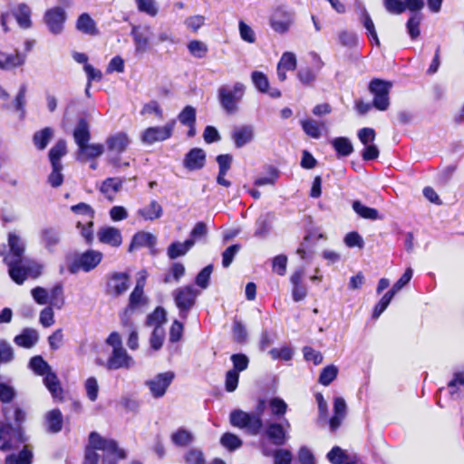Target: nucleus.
<instances>
[{
	"instance_id": "nucleus-47",
	"label": "nucleus",
	"mask_w": 464,
	"mask_h": 464,
	"mask_svg": "<svg viewBox=\"0 0 464 464\" xmlns=\"http://www.w3.org/2000/svg\"><path fill=\"white\" fill-rule=\"evenodd\" d=\"M268 405L271 414L277 419L284 417L288 409L286 402L279 397L270 399Z\"/></svg>"
},
{
	"instance_id": "nucleus-35",
	"label": "nucleus",
	"mask_w": 464,
	"mask_h": 464,
	"mask_svg": "<svg viewBox=\"0 0 464 464\" xmlns=\"http://www.w3.org/2000/svg\"><path fill=\"white\" fill-rule=\"evenodd\" d=\"M300 124L304 133L314 139L321 137L322 129L324 127V123L311 118L301 120Z\"/></svg>"
},
{
	"instance_id": "nucleus-53",
	"label": "nucleus",
	"mask_w": 464,
	"mask_h": 464,
	"mask_svg": "<svg viewBox=\"0 0 464 464\" xmlns=\"http://www.w3.org/2000/svg\"><path fill=\"white\" fill-rule=\"evenodd\" d=\"M337 374L338 368L334 364L328 365L322 370L318 382L324 386H328L337 377Z\"/></svg>"
},
{
	"instance_id": "nucleus-38",
	"label": "nucleus",
	"mask_w": 464,
	"mask_h": 464,
	"mask_svg": "<svg viewBox=\"0 0 464 464\" xmlns=\"http://www.w3.org/2000/svg\"><path fill=\"white\" fill-rule=\"evenodd\" d=\"M166 321V310L162 306H158L151 314L147 316L145 324L147 326L162 327Z\"/></svg>"
},
{
	"instance_id": "nucleus-52",
	"label": "nucleus",
	"mask_w": 464,
	"mask_h": 464,
	"mask_svg": "<svg viewBox=\"0 0 464 464\" xmlns=\"http://www.w3.org/2000/svg\"><path fill=\"white\" fill-rule=\"evenodd\" d=\"M26 92H27L26 85L22 84L19 87L18 92L14 100V107L16 111L20 112L21 119H23L25 115Z\"/></svg>"
},
{
	"instance_id": "nucleus-3",
	"label": "nucleus",
	"mask_w": 464,
	"mask_h": 464,
	"mask_svg": "<svg viewBox=\"0 0 464 464\" xmlns=\"http://www.w3.org/2000/svg\"><path fill=\"white\" fill-rule=\"evenodd\" d=\"M246 86L242 82H235L232 87L222 85L218 90V97L222 109L227 114L238 111V104L242 101Z\"/></svg>"
},
{
	"instance_id": "nucleus-8",
	"label": "nucleus",
	"mask_w": 464,
	"mask_h": 464,
	"mask_svg": "<svg viewBox=\"0 0 464 464\" xmlns=\"http://www.w3.org/2000/svg\"><path fill=\"white\" fill-rule=\"evenodd\" d=\"M66 154L67 147H52L48 153L52 166V171L48 176V183L53 188H58L63 182L62 158Z\"/></svg>"
},
{
	"instance_id": "nucleus-23",
	"label": "nucleus",
	"mask_w": 464,
	"mask_h": 464,
	"mask_svg": "<svg viewBox=\"0 0 464 464\" xmlns=\"http://www.w3.org/2000/svg\"><path fill=\"white\" fill-rule=\"evenodd\" d=\"M205 161V151L199 148H194L186 155L184 165L190 170L200 169L204 167Z\"/></svg>"
},
{
	"instance_id": "nucleus-28",
	"label": "nucleus",
	"mask_w": 464,
	"mask_h": 464,
	"mask_svg": "<svg viewBox=\"0 0 464 464\" xmlns=\"http://www.w3.org/2000/svg\"><path fill=\"white\" fill-rule=\"evenodd\" d=\"M138 215L146 221H153L162 217L163 208L156 200H151L149 205L138 210Z\"/></svg>"
},
{
	"instance_id": "nucleus-62",
	"label": "nucleus",
	"mask_w": 464,
	"mask_h": 464,
	"mask_svg": "<svg viewBox=\"0 0 464 464\" xmlns=\"http://www.w3.org/2000/svg\"><path fill=\"white\" fill-rule=\"evenodd\" d=\"M464 387V371L454 373L453 379L448 383L450 393L452 397H459V388Z\"/></svg>"
},
{
	"instance_id": "nucleus-20",
	"label": "nucleus",
	"mask_w": 464,
	"mask_h": 464,
	"mask_svg": "<svg viewBox=\"0 0 464 464\" xmlns=\"http://www.w3.org/2000/svg\"><path fill=\"white\" fill-rule=\"evenodd\" d=\"M97 237L102 244L118 247L122 243V237L120 229L113 227H102L97 232Z\"/></svg>"
},
{
	"instance_id": "nucleus-63",
	"label": "nucleus",
	"mask_w": 464,
	"mask_h": 464,
	"mask_svg": "<svg viewBox=\"0 0 464 464\" xmlns=\"http://www.w3.org/2000/svg\"><path fill=\"white\" fill-rule=\"evenodd\" d=\"M326 458L332 464H343V461L347 459V455L340 447L334 446L327 453Z\"/></svg>"
},
{
	"instance_id": "nucleus-42",
	"label": "nucleus",
	"mask_w": 464,
	"mask_h": 464,
	"mask_svg": "<svg viewBox=\"0 0 464 464\" xmlns=\"http://www.w3.org/2000/svg\"><path fill=\"white\" fill-rule=\"evenodd\" d=\"M185 266L179 262H175L169 267V272L164 276L163 282L169 284L171 282H179L181 277L185 275Z\"/></svg>"
},
{
	"instance_id": "nucleus-41",
	"label": "nucleus",
	"mask_w": 464,
	"mask_h": 464,
	"mask_svg": "<svg viewBox=\"0 0 464 464\" xmlns=\"http://www.w3.org/2000/svg\"><path fill=\"white\" fill-rule=\"evenodd\" d=\"M48 303L51 306L61 309L64 304L63 288L62 284H56L48 294Z\"/></svg>"
},
{
	"instance_id": "nucleus-61",
	"label": "nucleus",
	"mask_w": 464,
	"mask_h": 464,
	"mask_svg": "<svg viewBox=\"0 0 464 464\" xmlns=\"http://www.w3.org/2000/svg\"><path fill=\"white\" fill-rule=\"evenodd\" d=\"M14 349L5 340H0V365L14 360Z\"/></svg>"
},
{
	"instance_id": "nucleus-39",
	"label": "nucleus",
	"mask_w": 464,
	"mask_h": 464,
	"mask_svg": "<svg viewBox=\"0 0 464 464\" xmlns=\"http://www.w3.org/2000/svg\"><path fill=\"white\" fill-rule=\"evenodd\" d=\"M32 459V450H29L28 446H24L18 454H11L7 456L5 459V464H31Z\"/></svg>"
},
{
	"instance_id": "nucleus-2",
	"label": "nucleus",
	"mask_w": 464,
	"mask_h": 464,
	"mask_svg": "<svg viewBox=\"0 0 464 464\" xmlns=\"http://www.w3.org/2000/svg\"><path fill=\"white\" fill-rule=\"evenodd\" d=\"M96 450L102 451L103 456L108 458L126 459L127 457L125 450L119 448L115 440L104 438L97 431H92L89 434L88 445L84 450L83 464H98L100 455Z\"/></svg>"
},
{
	"instance_id": "nucleus-36",
	"label": "nucleus",
	"mask_w": 464,
	"mask_h": 464,
	"mask_svg": "<svg viewBox=\"0 0 464 464\" xmlns=\"http://www.w3.org/2000/svg\"><path fill=\"white\" fill-rule=\"evenodd\" d=\"M353 209L357 215L364 219L377 220L382 218L376 208L364 206L359 200L353 201Z\"/></svg>"
},
{
	"instance_id": "nucleus-59",
	"label": "nucleus",
	"mask_w": 464,
	"mask_h": 464,
	"mask_svg": "<svg viewBox=\"0 0 464 464\" xmlns=\"http://www.w3.org/2000/svg\"><path fill=\"white\" fill-rule=\"evenodd\" d=\"M338 39L343 46L353 48L358 44V36L355 33L343 30L339 33Z\"/></svg>"
},
{
	"instance_id": "nucleus-5",
	"label": "nucleus",
	"mask_w": 464,
	"mask_h": 464,
	"mask_svg": "<svg viewBox=\"0 0 464 464\" xmlns=\"http://www.w3.org/2000/svg\"><path fill=\"white\" fill-rule=\"evenodd\" d=\"M198 295L199 291L191 285L178 287L172 292L175 304L179 309V315L182 320L188 318Z\"/></svg>"
},
{
	"instance_id": "nucleus-56",
	"label": "nucleus",
	"mask_w": 464,
	"mask_h": 464,
	"mask_svg": "<svg viewBox=\"0 0 464 464\" xmlns=\"http://www.w3.org/2000/svg\"><path fill=\"white\" fill-rule=\"evenodd\" d=\"M189 53L196 58H203L208 52V45L198 40L190 41L188 44Z\"/></svg>"
},
{
	"instance_id": "nucleus-50",
	"label": "nucleus",
	"mask_w": 464,
	"mask_h": 464,
	"mask_svg": "<svg viewBox=\"0 0 464 464\" xmlns=\"http://www.w3.org/2000/svg\"><path fill=\"white\" fill-rule=\"evenodd\" d=\"M137 9L140 13H144L154 17L159 13V5L155 0H135Z\"/></svg>"
},
{
	"instance_id": "nucleus-15",
	"label": "nucleus",
	"mask_w": 464,
	"mask_h": 464,
	"mask_svg": "<svg viewBox=\"0 0 464 464\" xmlns=\"http://www.w3.org/2000/svg\"><path fill=\"white\" fill-rule=\"evenodd\" d=\"M265 436L276 446H283L289 439L287 430L284 428V424L276 421H269L264 430Z\"/></svg>"
},
{
	"instance_id": "nucleus-31",
	"label": "nucleus",
	"mask_w": 464,
	"mask_h": 464,
	"mask_svg": "<svg viewBox=\"0 0 464 464\" xmlns=\"http://www.w3.org/2000/svg\"><path fill=\"white\" fill-rule=\"evenodd\" d=\"M3 58L4 63L2 64V70L10 71L24 65L26 61V54L15 50L14 53H7L4 52Z\"/></svg>"
},
{
	"instance_id": "nucleus-26",
	"label": "nucleus",
	"mask_w": 464,
	"mask_h": 464,
	"mask_svg": "<svg viewBox=\"0 0 464 464\" xmlns=\"http://www.w3.org/2000/svg\"><path fill=\"white\" fill-rule=\"evenodd\" d=\"M231 137L236 145H245L252 141L254 129L250 125L237 126L232 130Z\"/></svg>"
},
{
	"instance_id": "nucleus-13",
	"label": "nucleus",
	"mask_w": 464,
	"mask_h": 464,
	"mask_svg": "<svg viewBox=\"0 0 464 464\" xmlns=\"http://www.w3.org/2000/svg\"><path fill=\"white\" fill-rule=\"evenodd\" d=\"M176 121L172 120L164 126L150 127L141 135V141L144 143L161 142L169 139L173 132Z\"/></svg>"
},
{
	"instance_id": "nucleus-54",
	"label": "nucleus",
	"mask_w": 464,
	"mask_h": 464,
	"mask_svg": "<svg viewBox=\"0 0 464 464\" xmlns=\"http://www.w3.org/2000/svg\"><path fill=\"white\" fill-rule=\"evenodd\" d=\"M53 133L51 127H45L34 134L33 141L34 145H47L53 137Z\"/></svg>"
},
{
	"instance_id": "nucleus-64",
	"label": "nucleus",
	"mask_w": 464,
	"mask_h": 464,
	"mask_svg": "<svg viewBox=\"0 0 464 464\" xmlns=\"http://www.w3.org/2000/svg\"><path fill=\"white\" fill-rule=\"evenodd\" d=\"M184 458L186 464H205L204 454L198 449L189 450Z\"/></svg>"
},
{
	"instance_id": "nucleus-10",
	"label": "nucleus",
	"mask_w": 464,
	"mask_h": 464,
	"mask_svg": "<svg viewBox=\"0 0 464 464\" xmlns=\"http://www.w3.org/2000/svg\"><path fill=\"white\" fill-rule=\"evenodd\" d=\"M106 279L105 294L113 298L122 295L130 285V277L126 272L108 274Z\"/></svg>"
},
{
	"instance_id": "nucleus-51",
	"label": "nucleus",
	"mask_w": 464,
	"mask_h": 464,
	"mask_svg": "<svg viewBox=\"0 0 464 464\" xmlns=\"http://www.w3.org/2000/svg\"><path fill=\"white\" fill-rule=\"evenodd\" d=\"M16 397L15 389L5 382H0V401L5 405H12L13 400ZM13 405H18L17 403H13Z\"/></svg>"
},
{
	"instance_id": "nucleus-37",
	"label": "nucleus",
	"mask_w": 464,
	"mask_h": 464,
	"mask_svg": "<svg viewBox=\"0 0 464 464\" xmlns=\"http://www.w3.org/2000/svg\"><path fill=\"white\" fill-rule=\"evenodd\" d=\"M171 441L178 447H187L194 440L192 432L186 430L185 428H179L171 434Z\"/></svg>"
},
{
	"instance_id": "nucleus-58",
	"label": "nucleus",
	"mask_w": 464,
	"mask_h": 464,
	"mask_svg": "<svg viewBox=\"0 0 464 464\" xmlns=\"http://www.w3.org/2000/svg\"><path fill=\"white\" fill-rule=\"evenodd\" d=\"M252 82L255 87L261 92H266L269 88L267 77L261 72L255 71L251 74Z\"/></svg>"
},
{
	"instance_id": "nucleus-48",
	"label": "nucleus",
	"mask_w": 464,
	"mask_h": 464,
	"mask_svg": "<svg viewBox=\"0 0 464 464\" xmlns=\"http://www.w3.org/2000/svg\"><path fill=\"white\" fill-rule=\"evenodd\" d=\"M220 444L229 451H234L239 449L243 441L236 434L226 432L220 438Z\"/></svg>"
},
{
	"instance_id": "nucleus-40",
	"label": "nucleus",
	"mask_w": 464,
	"mask_h": 464,
	"mask_svg": "<svg viewBox=\"0 0 464 464\" xmlns=\"http://www.w3.org/2000/svg\"><path fill=\"white\" fill-rule=\"evenodd\" d=\"M109 161L116 168L127 167L130 165L128 160H123L121 154L126 147H108Z\"/></svg>"
},
{
	"instance_id": "nucleus-4",
	"label": "nucleus",
	"mask_w": 464,
	"mask_h": 464,
	"mask_svg": "<svg viewBox=\"0 0 464 464\" xmlns=\"http://www.w3.org/2000/svg\"><path fill=\"white\" fill-rule=\"evenodd\" d=\"M229 420L232 426L245 430L251 436L260 434L264 428L262 418L253 412H246L239 409L230 412Z\"/></svg>"
},
{
	"instance_id": "nucleus-17",
	"label": "nucleus",
	"mask_w": 464,
	"mask_h": 464,
	"mask_svg": "<svg viewBox=\"0 0 464 464\" xmlns=\"http://www.w3.org/2000/svg\"><path fill=\"white\" fill-rule=\"evenodd\" d=\"M132 364V358L127 353L124 348L113 349L105 366L108 370H118L130 368Z\"/></svg>"
},
{
	"instance_id": "nucleus-27",
	"label": "nucleus",
	"mask_w": 464,
	"mask_h": 464,
	"mask_svg": "<svg viewBox=\"0 0 464 464\" xmlns=\"http://www.w3.org/2000/svg\"><path fill=\"white\" fill-rule=\"evenodd\" d=\"M63 414L59 409H53L45 415L46 430L49 433H58L63 429Z\"/></svg>"
},
{
	"instance_id": "nucleus-16",
	"label": "nucleus",
	"mask_w": 464,
	"mask_h": 464,
	"mask_svg": "<svg viewBox=\"0 0 464 464\" xmlns=\"http://www.w3.org/2000/svg\"><path fill=\"white\" fill-rule=\"evenodd\" d=\"M8 246L9 253L5 255V257H11V260L17 261L27 260L24 256L25 251V242L19 235L14 232H10L8 234Z\"/></svg>"
},
{
	"instance_id": "nucleus-9",
	"label": "nucleus",
	"mask_w": 464,
	"mask_h": 464,
	"mask_svg": "<svg viewBox=\"0 0 464 464\" xmlns=\"http://www.w3.org/2000/svg\"><path fill=\"white\" fill-rule=\"evenodd\" d=\"M392 87V82L380 79L370 82L369 91L373 95L372 105L379 111H386L390 106L389 93Z\"/></svg>"
},
{
	"instance_id": "nucleus-1",
	"label": "nucleus",
	"mask_w": 464,
	"mask_h": 464,
	"mask_svg": "<svg viewBox=\"0 0 464 464\" xmlns=\"http://www.w3.org/2000/svg\"><path fill=\"white\" fill-rule=\"evenodd\" d=\"M1 411L4 419L0 420V450L17 449L26 440L23 429L26 412L19 405H5Z\"/></svg>"
},
{
	"instance_id": "nucleus-57",
	"label": "nucleus",
	"mask_w": 464,
	"mask_h": 464,
	"mask_svg": "<svg viewBox=\"0 0 464 464\" xmlns=\"http://www.w3.org/2000/svg\"><path fill=\"white\" fill-rule=\"evenodd\" d=\"M178 119L183 125H195L196 109L190 105L186 106L179 114Z\"/></svg>"
},
{
	"instance_id": "nucleus-32",
	"label": "nucleus",
	"mask_w": 464,
	"mask_h": 464,
	"mask_svg": "<svg viewBox=\"0 0 464 464\" xmlns=\"http://www.w3.org/2000/svg\"><path fill=\"white\" fill-rule=\"evenodd\" d=\"M360 22L362 24V26L365 28L366 34H367L370 42L372 44L380 46L381 44H380V40H379V37L377 34V31L375 29L374 23L366 9H363L362 11V17H360Z\"/></svg>"
},
{
	"instance_id": "nucleus-7",
	"label": "nucleus",
	"mask_w": 464,
	"mask_h": 464,
	"mask_svg": "<svg viewBox=\"0 0 464 464\" xmlns=\"http://www.w3.org/2000/svg\"><path fill=\"white\" fill-rule=\"evenodd\" d=\"M295 21V12L285 5L276 6L269 18L271 28L277 34H286Z\"/></svg>"
},
{
	"instance_id": "nucleus-46",
	"label": "nucleus",
	"mask_w": 464,
	"mask_h": 464,
	"mask_svg": "<svg viewBox=\"0 0 464 464\" xmlns=\"http://www.w3.org/2000/svg\"><path fill=\"white\" fill-rule=\"evenodd\" d=\"M271 230V222L269 215L260 216L256 221V230L254 236L259 238H266Z\"/></svg>"
},
{
	"instance_id": "nucleus-49",
	"label": "nucleus",
	"mask_w": 464,
	"mask_h": 464,
	"mask_svg": "<svg viewBox=\"0 0 464 464\" xmlns=\"http://www.w3.org/2000/svg\"><path fill=\"white\" fill-rule=\"evenodd\" d=\"M421 20L422 15L419 13H414L411 15L406 24L408 34H410L412 40L418 38L420 34V24Z\"/></svg>"
},
{
	"instance_id": "nucleus-25",
	"label": "nucleus",
	"mask_w": 464,
	"mask_h": 464,
	"mask_svg": "<svg viewBox=\"0 0 464 464\" xmlns=\"http://www.w3.org/2000/svg\"><path fill=\"white\" fill-rule=\"evenodd\" d=\"M75 27L79 32L84 34L92 36L99 34L97 24L88 13H82L79 15Z\"/></svg>"
},
{
	"instance_id": "nucleus-14",
	"label": "nucleus",
	"mask_w": 464,
	"mask_h": 464,
	"mask_svg": "<svg viewBox=\"0 0 464 464\" xmlns=\"http://www.w3.org/2000/svg\"><path fill=\"white\" fill-rule=\"evenodd\" d=\"M66 12L60 6H55L45 11L44 21L53 34H59L63 30L66 21Z\"/></svg>"
},
{
	"instance_id": "nucleus-18",
	"label": "nucleus",
	"mask_w": 464,
	"mask_h": 464,
	"mask_svg": "<svg viewBox=\"0 0 464 464\" xmlns=\"http://www.w3.org/2000/svg\"><path fill=\"white\" fill-rule=\"evenodd\" d=\"M130 35L133 38L135 44V52L137 53H144L150 47V27L140 25H133L131 28Z\"/></svg>"
},
{
	"instance_id": "nucleus-30",
	"label": "nucleus",
	"mask_w": 464,
	"mask_h": 464,
	"mask_svg": "<svg viewBox=\"0 0 464 464\" xmlns=\"http://www.w3.org/2000/svg\"><path fill=\"white\" fill-rule=\"evenodd\" d=\"M44 383L53 399L62 398L63 391L56 373L53 370L44 375Z\"/></svg>"
},
{
	"instance_id": "nucleus-11",
	"label": "nucleus",
	"mask_w": 464,
	"mask_h": 464,
	"mask_svg": "<svg viewBox=\"0 0 464 464\" xmlns=\"http://www.w3.org/2000/svg\"><path fill=\"white\" fill-rule=\"evenodd\" d=\"M102 253L97 250L89 249L77 256L69 266L70 273L75 274L80 270L90 272L93 270L102 260Z\"/></svg>"
},
{
	"instance_id": "nucleus-24",
	"label": "nucleus",
	"mask_w": 464,
	"mask_h": 464,
	"mask_svg": "<svg viewBox=\"0 0 464 464\" xmlns=\"http://www.w3.org/2000/svg\"><path fill=\"white\" fill-rule=\"evenodd\" d=\"M39 340V334L34 328H24L22 333L16 335L14 342L16 345L30 349L34 347Z\"/></svg>"
},
{
	"instance_id": "nucleus-19",
	"label": "nucleus",
	"mask_w": 464,
	"mask_h": 464,
	"mask_svg": "<svg viewBox=\"0 0 464 464\" xmlns=\"http://www.w3.org/2000/svg\"><path fill=\"white\" fill-rule=\"evenodd\" d=\"M304 276V268L296 269L290 276V283L292 285V297L295 302L304 300L307 295L306 285L303 283Z\"/></svg>"
},
{
	"instance_id": "nucleus-43",
	"label": "nucleus",
	"mask_w": 464,
	"mask_h": 464,
	"mask_svg": "<svg viewBox=\"0 0 464 464\" xmlns=\"http://www.w3.org/2000/svg\"><path fill=\"white\" fill-rule=\"evenodd\" d=\"M29 367L39 376H44L52 370L51 366L41 355L32 357L29 362Z\"/></svg>"
},
{
	"instance_id": "nucleus-60",
	"label": "nucleus",
	"mask_w": 464,
	"mask_h": 464,
	"mask_svg": "<svg viewBox=\"0 0 464 464\" xmlns=\"http://www.w3.org/2000/svg\"><path fill=\"white\" fill-rule=\"evenodd\" d=\"M213 271V266L208 265L205 266L196 276L195 283L202 289H206L209 285L210 276Z\"/></svg>"
},
{
	"instance_id": "nucleus-45",
	"label": "nucleus",
	"mask_w": 464,
	"mask_h": 464,
	"mask_svg": "<svg viewBox=\"0 0 464 464\" xmlns=\"http://www.w3.org/2000/svg\"><path fill=\"white\" fill-rule=\"evenodd\" d=\"M122 183L123 181L120 178H108L102 183L100 191L108 198H111L110 194L116 193L121 190Z\"/></svg>"
},
{
	"instance_id": "nucleus-22",
	"label": "nucleus",
	"mask_w": 464,
	"mask_h": 464,
	"mask_svg": "<svg viewBox=\"0 0 464 464\" xmlns=\"http://www.w3.org/2000/svg\"><path fill=\"white\" fill-rule=\"evenodd\" d=\"M156 243L157 237L153 234L150 232L140 231L132 237L129 246V251L131 252L134 249L140 247L152 248L156 246Z\"/></svg>"
},
{
	"instance_id": "nucleus-55",
	"label": "nucleus",
	"mask_w": 464,
	"mask_h": 464,
	"mask_svg": "<svg viewBox=\"0 0 464 464\" xmlns=\"http://www.w3.org/2000/svg\"><path fill=\"white\" fill-rule=\"evenodd\" d=\"M84 222L85 224L79 220L76 227L80 229L81 235L86 243L90 245L93 241V221L92 219H84Z\"/></svg>"
},
{
	"instance_id": "nucleus-6",
	"label": "nucleus",
	"mask_w": 464,
	"mask_h": 464,
	"mask_svg": "<svg viewBox=\"0 0 464 464\" xmlns=\"http://www.w3.org/2000/svg\"><path fill=\"white\" fill-rule=\"evenodd\" d=\"M4 262L8 266V273L13 281L22 285L28 275L38 276L41 273V266L37 264L30 265L28 260H11V257H4Z\"/></svg>"
},
{
	"instance_id": "nucleus-12",
	"label": "nucleus",
	"mask_w": 464,
	"mask_h": 464,
	"mask_svg": "<svg viewBox=\"0 0 464 464\" xmlns=\"http://www.w3.org/2000/svg\"><path fill=\"white\" fill-rule=\"evenodd\" d=\"M175 373L171 371L158 373L152 379L147 380L145 385L149 388L151 396L154 399L162 398L168 388L172 383Z\"/></svg>"
},
{
	"instance_id": "nucleus-44",
	"label": "nucleus",
	"mask_w": 464,
	"mask_h": 464,
	"mask_svg": "<svg viewBox=\"0 0 464 464\" xmlns=\"http://www.w3.org/2000/svg\"><path fill=\"white\" fill-rule=\"evenodd\" d=\"M103 147H79L77 160L82 162L92 160L102 154Z\"/></svg>"
},
{
	"instance_id": "nucleus-29",
	"label": "nucleus",
	"mask_w": 464,
	"mask_h": 464,
	"mask_svg": "<svg viewBox=\"0 0 464 464\" xmlns=\"http://www.w3.org/2000/svg\"><path fill=\"white\" fill-rule=\"evenodd\" d=\"M12 13L21 28L28 29L32 26V12L29 5H27L24 3H21L17 5V7L14 10H13Z\"/></svg>"
},
{
	"instance_id": "nucleus-33",
	"label": "nucleus",
	"mask_w": 464,
	"mask_h": 464,
	"mask_svg": "<svg viewBox=\"0 0 464 464\" xmlns=\"http://www.w3.org/2000/svg\"><path fill=\"white\" fill-rule=\"evenodd\" d=\"M194 246L193 240H185L183 243L176 241L171 243L167 250L169 259H176L185 256Z\"/></svg>"
},
{
	"instance_id": "nucleus-34",
	"label": "nucleus",
	"mask_w": 464,
	"mask_h": 464,
	"mask_svg": "<svg viewBox=\"0 0 464 464\" xmlns=\"http://www.w3.org/2000/svg\"><path fill=\"white\" fill-rule=\"evenodd\" d=\"M73 138L77 145H89L90 127L85 119H80L73 130Z\"/></svg>"
},
{
	"instance_id": "nucleus-21",
	"label": "nucleus",
	"mask_w": 464,
	"mask_h": 464,
	"mask_svg": "<svg viewBox=\"0 0 464 464\" xmlns=\"http://www.w3.org/2000/svg\"><path fill=\"white\" fill-rule=\"evenodd\" d=\"M61 241V232L58 228L48 227L40 232L41 244L50 252H53Z\"/></svg>"
}]
</instances>
